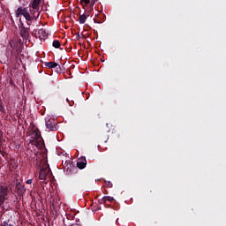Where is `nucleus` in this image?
Instances as JSON below:
<instances>
[{
    "instance_id": "20",
    "label": "nucleus",
    "mask_w": 226,
    "mask_h": 226,
    "mask_svg": "<svg viewBox=\"0 0 226 226\" xmlns=\"http://www.w3.org/2000/svg\"><path fill=\"white\" fill-rule=\"evenodd\" d=\"M19 22H20V24L19 25V31H22V29H26V27L24 26V23L22 22L21 19H19Z\"/></svg>"
},
{
    "instance_id": "4",
    "label": "nucleus",
    "mask_w": 226,
    "mask_h": 226,
    "mask_svg": "<svg viewBox=\"0 0 226 226\" xmlns=\"http://www.w3.org/2000/svg\"><path fill=\"white\" fill-rule=\"evenodd\" d=\"M46 128L49 132H56V130H57V123L56 122V119L52 117L46 118Z\"/></svg>"
},
{
    "instance_id": "23",
    "label": "nucleus",
    "mask_w": 226,
    "mask_h": 226,
    "mask_svg": "<svg viewBox=\"0 0 226 226\" xmlns=\"http://www.w3.org/2000/svg\"><path fill=\"white\" fill-rule=\"evenodd\" d=\"M27 26H31L33 24V18H30L29 19H26Z\"/></svg>"
},
{
    "instance_id": "25",
    "label": "nucleus",
    "mask_w": 226,
    "mask_h": 226,
    "mask_svg": "<svg viewBox=\"0 0 226 226\" xmlns=\"http://www.w3.org/2000/svg\"><path fill=\"white\" fill-rule=\"evenodd\" d=\"M62 163H63V165H64V167L65 169L66 168V164L67 163H72V162L71 161H65V162H63Z\"/></svg>"
},
{
    "instance_id": "19",
    "label": "nucleus",
    "mask_w": 226,
    "mask_h": 226,
    "mask_svg": "<svg viewBox=\"0 0 226 226\" xmlns=\"http://www.w3.org/2000/svg\"><path fill=\"white\" fill-rule=\"evenodd\" d=\"M23 17L26 19V20H29V19L33 18L31 14H29V11L26 14H23Z\"/></svg>"
},
{
    "instance_id": "6",
    "label": "nucleus",
    "mask_w": 226,
    "mask_h": 226,
    "mask_svg": "<svg viewBox=\"0 0 226 226\" xmlns=\"http://www.w3.org/2000/svg\"><path fill=\"white\" fill-rule=\"evenodd\" d=\"M19 34L23 40H29V27L19 30Z\"/></svg>"
},
{
    "instance_id": "26",
    "label": "nucleus",
    "mask_w": 226,
    "mask_h": 226,
    "mask_svg": "<svg viewBox=\"0 0 226 226\" xmlns=\"http://www.w3.org/2000/svg\"><path fill=\"white\" fill-rule=\"evenodd\" d=\"M4 226H13V224L8 223V222H4Z\"/></svg>"
},
{
    "instance_id": "7",
    "label": "nucleus",
    "mask_w": 226,
    "mask_h": 226,
    "mask_svg": "<svg viewBox=\"0 0 226 226\" xmlns=\"http://www.w3.org/2000/svg\"><path fill=\"white\" fill-rule=\"evenodd\" d=\"M29 11V9H27V7H22V6H19L17 11H16V17L19 18L20 17V15H25L27 11Z\"/></svg>"
},
{
    "instance_id": "1",
    "label": "nucleus",
    "mask_w": 226,
    "mask_h": 226,
    "mask_svg": "<svg viewBox=\"0 0 226 226\" xmlns=\"http://www.w3.org/2000/svg\"><path fill=\"white\" fill-rule=\"evenodd\" d=\"M8 47H10V49H11V55L15 56L16 59H18L19 54H20V52H22V49L20 48V42H19L18 41H15V40H11L9 41Z\"/></svg>"
},
{
    "instance_id": "21",
    "label": "nucleus",
    "mask_w": 226,
    "mask_h": 226,
    "mask_svg": "<svg viewBox=\"0 0 226 226\" xmlns=\"http://www.w3.org/2000/svg\"><path fill=\"white\" fill-rule=\"evenodd\" d=\"M89 3H90L89 0H80V4H82V6H86L89 4Z\"/></svg>"
},
{
    "instance_id": "24",
    "label": "nucleus",
    "mask_w": 226,
    "mask_h": 226,
    "mask_svg": "<svg viewBox=\"0 0 226 226\" xmlns=\"http://www.w3.org/2000/svg\"><path fill=\"white\" fill-rule=\"evenodd\" d=\"M0 112H4V107H3V102H0Z\"/></svg>"
},
{
    "instance_id": "8",
    "label": "nucleus",
    "mask_w": 226,
    "mask_h": 226,
    "mask_svg": "<svg viewBox=\"0 0 226 226\" xmlns=\"http://www.w3.org/2000/svg\"><path fill=\"white\" fill-rule=\"evenodd\" d=\"M35 36H38L40 40H45V38H47V31L43 28L39 29L37 33L35 32Z\"/></svg>"
},
{
    "instance_id": "12",
    "label": "nucleus",
    "mask_w": 226,
    "mask_h": 226,
    "mask_svg": "<svg viewBox=\"0 0 226 226\" xmlns=\"http://www.w3.org/2000/svg\"><path fill=\"white\" fill-rule=\"evenodd\" d=\"M87 17H89V13L79 15V24H86V20H87Z\"/></svg>"
},
{
    "instance_id": "9",
    "label": "nucleus",
    "mask_w": 226,
    "mask_h": 226,
    "mask_svg": "<svg viewBox=\"0 0 226 226\" xmlns=\"http://www.w3.org/2000/svg\"><path fill=\"white\" fill-rule=\"evenodd\" d=\"M40 4H41V0H33L30 6L33 8V10L40 11Z\"/></svg>"
},
{
    "instance_id": "22",
    "label": "nucleus",
    "mask_w": 226,
    "mask_h": 226,
    "mask_svg": "<svg viewBox=\"0 0 226 226\" xmlns=\"http://www.w3.org/2000/svg\"><path fill=\"white\" fill-rule=\"evenodd\" d=\"M105 184H106L107 188H112V186H113V185L111 184L110 181L105 182Z\"/></svg>"
},
{
    "instance_id": "2",
    "label": "nucleus",
    "mask_w": 226,
    "mask_h": 226,
    "mask_svg": "<svg viewBox=\"0 0 226 226\" xmlns=\"http://www.w3.org/2000/svg\"><path fill=\"white\" fill-rule=\"evenodd\" d=\"M8 186L0 185V207H4V202L6 200V197H8Z\"/></svg>"
},
{
    "instance_id": "27",
    "label": "nucleus",
    "mask_w": 226,
    "mask_h": 226,
    "mask_svg": "<svg viewBox=\"0 0 226 226\" xmlns=\"http://www.w3.org/2000/svg\"><path fill=\"white\" fill-rule=\"evenodd\" d=\"M33 183V179L26 180V185H31Z\"/></svg>"
},
{
    "instance_id": "10",
    "label": "nucleus",
    "mask_w": 226,
    "mask_h": 226,
    "mask_svg": "<svg viewBox=\"0 0 226 226\" xmlns=\"http://www.w3.org/2000/svg\"><path fill=\"white\" fill-rule=\"evenodd\" d=\"M66 172H68V174H73L74 170H77V168L75 166H73V164L72 162H68L66 164V168H64Z\"/></svg>"
},
{
    "instance_id": "15",
    "label": "nucleus",
    "mask_w": 226,
    "mask_h": 226,
    "mask_svg": "<svg viewBox=\"0 0 226 226\" xmlns=\"http://www.w3.org/2000/svg\"><path fill=\"white\" fill-rule=\"evenodd\" d=\"M16 189L18 190V193L22 194L24 193V186L20 185V183L16 185Z\"/></svg>"
},
{
    "instance_id": "14",
    "label": "nucleus",
    "mask_w": 226,
    "mask_h": 226,
    "mask_svg": "<svg viewBox=\"0 0 226 226\" xmlns=\"http://www.w3.org/2000/svg\"><path fill=\"white\" fill-rule=\"evenodd\" d=\"M44 66H46L47 68H56V66L58 65L56 62H45Z\"/></svg>"
},
{
    "instance_id": "18",
    "label": "nucleus",
    "mask_w": 226,
    "mask_h": 226,
    "mask_svg": "<svg viewBox=\"0 0 226 226\" xmlns=\"http://www.w3.org/2000/svg\"><path fill=\"white\" fill-rule=\"evenodd\" d=\"M52 45L55 49H59V47H61V42H59V41H57V40H55V41H53Z\"/></svg>"
},
{
    "instance_id": "17",
    "label": "nucleus",
    "mask_w": 226,
    "mask_h": 226,
    "mask_svg": "<svg viewBox=\"0 0 226 226\" xmlns=\"http://www.w3.org/2000/svg\"><path fill=\"white\" fill-rule=\"evenodd\" d=\"M32 17H33V20H36L40 17V11L35 10L33 12V16Z\"/></svg>"
},
{
    "instance_id": "13",
    "label": "nucleus",
    "mask_w": 226,
    "mask_h": 226,
    "mask_svg": "<svg viewBox=\"0 0 226 226\" xmlns=\"http://www.w3.org/2000/svg\"><path fill=\"white\" fill-rule=\"evenodd\" d=\"M32 139H34L36 140H41V135L38 131H33L31 134Z\"/></svg>"
},
{
    "instance_id": "28",
    "label": "nucleus",
    "mask_w": 226,
    "mask_h": 226,
    "mask_svg": "<svg viewBox=\"0 0 226 226\" xmlns=\"http://www.w3.org/2000/svg\"><path fill=\"white\" fill-rule=\"evenodd\" d=\"M94 24H102V22L98 21L96 19H94Z\"/></svg>"
},
{
    "instance_id": "16",
    "label": "nucleus",
    "mask_w": 226,
    "mask_h": 226,
    "mask_svg": "<svg viewBox=\"0 0 226 226\" xmlns=\"http://www.w3.org/2000/svg\"><path fill=\"white\" fill-rule=\"evenodd\" d=\"M40 139H30V144H32V146H35V147H38V146H40Z\"/></svg>"
},
{
    "instance_id": "11",
    "label": "nucleus",
    "mask_w": 226,
    "mask_h": 226,
    "mask_svg": "<svg viewBox=\"0 0 226 226\" xmlns=\"http://www.w3.org/2000/svg\"><path fill=\"white\" fill-rule=\"evenodd\" d=\"M108 202H114V197H110V196H104L102 200H101V204H106Z\"/></svg>"
},
{
    "instance_id": "29",
    "label": "nucleus",
    "mask_w": 226,
    "mask_h": 226,
    "mask_svg": "<svg viewBox=\"0 0 226 226\" xmlns=\"http://www.w3.org/2000/svg\"><path fill=\"white\" fill-rule=\"evenodd\" d=\"M91 6H94V4H91Z\"/></svg>"
},
{
    "instance_id": "5",
    "label": "nucleus",
    "mask_w": 226,
    "mask_h": 226,
    "mask_svg": "<svg viewBox=\"0 0 226 226\" xmlns=\"http://www.w3.org/2000/svg\"><path fill=\"white\" fill-rule=\"evenodd\" d=\"M87 165V161L86 160V157H83L78 160L77 162V167L78 169H80V170H82V169H86Z\"/></svg>"
},
{
    "instance_id": "3",
    "label": "nucleus",
    "mask_w": 226,
    "mask_h": 226,
    "mask_svg": "<svg viewBox=\"0 0 226 226\" xmlns=\"http://www.w3.org/2000/svg\"><path fill=\"white\" fill-rule=\"evenodd\" d=\"M52 176V171H50V168L43 167L41 169L39 173V178L41 181H45L47 177H50Z\"/></svg>"
}]
</instances>
